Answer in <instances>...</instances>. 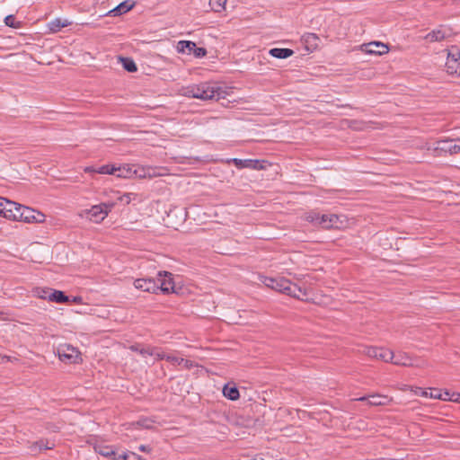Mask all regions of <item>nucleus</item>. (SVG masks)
I'll list each match as a JSON object with an SVG mask.
<instances>
[{
    "mask_svg": "<svg viewBox=\"0 0 460 460\" xmlns=\"http://www.w3.org/2000/svg\"><path fill=\"white\" fill-rule=\"evenodd\" d=\"M394 358V352L385 348H379L376 357V359L385 361V362H391Z\"/></svg>",
    "mask_w": 460,
    "mask_h": 460,
    "instance_id": "24",
    "label": "nucleus"
},
{
    "mask_svg": "<svg viewBox=\"0 0 460 460\" xmlns=\"http://www.w3.org/2000/svg\"><path fill=\"white\" fill-rule=\"evenodd\" d=\"M360 50L366 54L382 56L386 54L389 50L388 47L379 41H372L369 43L362 44Z\"/></svg>",
    "mask_w": 460,
    "mask_h": 460,
    "instance_id": "11",
    "label": "nucleus"
},
{
    "mask_svg": "<svg viewBox=\"0 0 460 460\" xmlns=\"http://www.w3.org/2000/svg\"><path fill=\"white\" fill-rule=\"evenodd\" d=\"M22 205L16 203V202H13V201H11L7 199H4V212H3V217L7 218V219H10V220H15L18 218V215H19V212H20V209H18V208H21Z\"/></svg>",
    "mask_w": 460,
    "mask_h": 460,
    "instance_id": "17",
    "label": "nucleus"
},
{
    "mask_svg": "<svg viewBox=\"0 0 460 460\" xmlns=\"http://www.w3.org/2000/svg\"><path fill=\"white\" fill-rule=\"evenodd\" d=\"M177 51L179 53H193L195 58H203L207 55L205 48H198L196 43L190 40H180L177 43Z\"/></svg>",
    "mask_w": 460,
    "mask_h": 460,
    "instance_id": "8",
    "label": "nucleus"
},
{
    "mask_svg": "<svg viewBox=\"0 0 460 460\" xmlns=\"http://www.w3.org/2000/svg\"><path fill=\"white\" fill-rule=\"evenodd\" d=\"M84 171L85 172H97V168H95L93 166H86V167H84Z\"/></svg>",
    "mask_w": 460,
    "mask_h": 460,
    "instance_id": "46",
    "label": "nucleus"
},
{
    "mask_svg": "<svg viewBox=\"0 0 460 460\" xmlns=\"http://www.w3.org/2000/svg\"><path fill=\"white\" fill-rule=\"evenodd\" d=\"M129 452L126 453V452H122V453H117L116 452V456H113V459L114 460H128L129 459Z\"/></svg>",
    "mask_w": 460,
    "mask_h": 460,
    "instance_id": "39",
    "label": "nucleus"
},
{
    "mask_svg": "<svg viewBox=\"0 0 460 460\" xmlns=\"http://www.w3.org/2000/svg\"><path fill=\"white\" fill-rule=\"evenodd\" d=\"M134 287L148 293H156L159 290L158 284L153 279H137L134 281Z\"/></svg>",
    "mask_w": 460,
    "mask_h": 460,
    "instance_id": "16",
    "label": "nucleus"
},
{
    "mask_svg": "<svg viewBox=\"0 0 460 460\" xmlns=\"http://www.w3.org/2000/svg\"><path fill=\"white\" fill-rule=\"evenodd\" d=\"M18 218L16 221H23L25 223H42L45 221V215L40 211H36L31 208L21 206Z\"/></svg>",
    "mask_w": 460,
    "mask_h": 460,
    "instance_id": "7",
    "label": "nucleus"
},
{
    "mask_svg": "<svg viewBox=\"0 0 460 460\" xmlns=\"http://www.w3.org/2000/svg\"><path fill=\"white\" fill-rule=\"evenodd\" d=\"M166 360L174 366L184 364L185 367L187 368L190 367L191 366V363L189 360H185L184 358L175 355L167 354Z\"/></svg>",
    "mask_w": 460,
    "mask_h": 460,
    "instance_id": "27",
    "label": "nucleus"
},
{
    "mask_svg": "<svg viewBox=\"0 0 460 460\" xmlns=\"http://www.w3.org/2000/svg\"><path fill=\"white\" fill-rule=\"evenodd\" d=\"M229 93L230 88L221 86L217 83L209 82L188 85L180 90V93L182 96L200 99L202 101L224 99Z\"/></svg>",
    "mask_w": 460,
    "mask_h": 460,
    "instance_id": "1",
    "label": "nucleus"
},
{
    "mask_svg": "<svg viewBox=\"0 0 460 460\" xmlns=\"http://www.w3.org/2000/svg\"><path fill=\"white\" fill-rule=\"evenodd\" d=\"M113 203H101L93 206L91 208L82 209L78 215L82 218L98 224L107 217L109 212L113 208Z\"/></svg>",
    "mask_w": 460,
    "mask_h": 460,
    "instance_id": "3",
    "label": "nucleus"
},
{
    "mask_svg": "<svg viewBox=\"0 0 460 460\" xmlns=\"http://www.w3.org/2000/svg\"><path fill=\"white\" fill-rule=\"evenodd\" d=\"M119 60L123 66V68L128 72L133 73L137 70V65L133 59L129 58H119Z\"/></svg>",
    "mask_w": 460,
    "mask_h": 460,
    "instance_id": "28",
    "label": "nucleus"
},
{
    "mask_svg": "<svg viewBox=\"0 0 460 460\" xmlns=\"http://www.w3.org/2000/svg\"><path fill=\"white\" fill-rule=\"evenodd\" d=\"M449 36V31L443 26H439L438 29L433 30L428 33L424 39L428 42H440Z\"/></svg>",
    "mask_w": 460,
    "mask_h": 460,
    "instance_id": "18",
    "label": "nucleus"
},
{
    "mask_svg": "<svg viewBox=\"0 0 460 460\" xmlns=\"http://www.w3.org/2000/svg\"><path fill=\"white\" fill-rule=\"evenodd\" d=\"M446 70L449 75L460 73V50L458 49L454 48L448 51Z\"/></svg>",
    "mask_w": 460,
    "mask_h": 460,
    "instance_id": "9",
    "label": "nucleus"
},
{
    "mask_svg": "<svg viewBox=\"0 0 460 460\" xmlns=\"http://www.w3.org/2000/svg\"><path fill=\"white\" fill-rule=\"evenodd\" d=\"M347 225L345 216H338L335 214H322L320 217L319 226L323 228H344Z\"/></svg>",
    "mask_w": 460,
    "mask_h": 460,
    "instance_id": "6",
    "label": "nucleus"
},
{
    "mask_svg": "<svg viewBox=\"0 0 460 460\" xmlns=\"http://www.w3.org/2000/svg\"><path fill=\"white\" fill-rule=\"evenodd\" d=\"M4 23L6 26L11 28H20L21 22H15V17L13 15H7L4 18Z\"/></svg>",
    "mask_w": 460,
    "mask_h": 460,
    "instance_id": "36",
    "label": "nucleus"
},
{
    "mask_svg": "<svg viewBox=\"0 0 460 460\" xmlns=\"http://www.w3.org/2000/svg\"><path fill=\"white\" fill-rule=\"evenodd\" d=\"M229 162H232L238 169L249 168L252 170H263L266 168L264 164L267 163L266 161L238 158H233Z\"/></svg>",
    "mask_w": 460,
    "mask_h": 460,
    "instance_id": "12",
    "label": "nucleus"
},
{
    "mask_svg": "<svg viewBox=\"0 0 460 460\" xmlns=\"http://www.w3.org/2000/svg\"><path fill=\"white\" fill-rule=\"evenodd\" d=\"M151 346H143L140 344H134L129 347V349L135 352H138L142 357L146 358L150 354Z\"/></svg>",
    "mask_w": 460,
    "mask_h": 460,
    "instance_id": "29",
    "label": "nucleus"
},
{
    "mask_svg": "<svg viewBox=\"0 0 460 460\" xmlns=\"http://www.w3.org/2000/svg\"><path fill=\"white\" fill-rule=\"evenodd\" d=\"M100 454L104 456H112L113 457V456H116V452L110 447L103 448L102 450L100 451Z\"/></svg>",
    "mask_w": 460,
    "mask_h": 460,
    "instance_id": "40",
    "label": "nucleus"
},
{
    "mask_svg": "<svg viewBox=\"0 0 460 460\" xmlns=\"http://www.w3.org/2000/svg\"><path fill=\"white\" fill-rule=\"evenodd\" d=\"M321 214L315 211H310L305 214V218L306 221L312 223L314 226H319Z\"/></svg>",
    "mask_w": 460,
    "mask_h": 460,
    "instance_id": "32",
    "label": "nucleus"
},
{
    "mask_svg": "<svg viewBox=\"0 0 460 460\" xmlns=\"http://www.w3.org/2000/svg\"><path fill=\"white\" fill-rule=\"evenodd\" d=\"M442 401H450V402H459L460 401V394L459 393H449L448 391H446L444 393H441V398H439Z\"/></svg>",
    "mask_w": 460,
    "mask_h": 460,
    "instance_id": "31",
    "label": "nucleus"
},
{
    "mask_svg": "<svg viewBox=\"0 0 460 460\" xmlns=\"http://www.w3.org/2000/svg\"><path fill=\"white\" fill-rule=\"evenodd\" d=\"M128 456H129V459H128V460H145L142 456H140L133 452H129Z\"/></svg>",
    "mask_w": 460,
    "mask_h": 460,
    "instance_id": "45",
    "label": "nucleus"
},
{
    "mask_svg": "<svg viewBox=\"0 0 460 460\" xmlns=\"http://www.w3.org/2000/svg\"><path fill=\"white\" fill-rule=\"evenodd\" d=\"M157 281L160 283L158 288L162 292H174V284L171 273L167 271L159 272Z\"/></svg>",
    "mask_w": 460,
    "mask_h": 460,
    "instance_id": "15",
    "label": "nucleus"
},
{
    "mask_svg": "<svg viewBox=\"0 0 460 460\" xmlns=\"http://www.w3.org/2000/svg\"><path fill=\"white\" fill-rule=\"evenodd\" d=\"M134 176V165L125 164L118 167L117 177L119 178H131Z\"/></svg>",
    "mask_w": 460,
    "mask_h": 460,
    "instance_id": "25",
    "label": "nucleus"
},
{
    "mask_svg": "<svg viewBox=\"0 0 460 460\" xmlns=\"http://www.w3.org/2000/svg\"><path fill=\"white\" fill-rule=\"evenodd\" d=\"M51 288H37L35 290L36 296L41 299H48L51 292Z\"/></svg>",
    "mask_w": 460,
    "mask_h": 460,
    "instance_id": "37",
    "label": "nucleus"
},
{
    "mask_svg": "<svg viewBox=\"0 0 460 460\" xmlns=\"http://www.w3.org/2000/svg\"><path fill=\"white\" fill-rule=\"evenodd\" d=\"M56 351L58 358L66 364H75L81 360L80 351L77 348L70 344H59Z\"/></svg>",
    "mask_w": 460,
    "mask_h": 460,
    "instance_id": "5",
    "label": "nucleus"
},
{
    "mask_svg": "<svg viewBox=\"0 0 460 460\" xmlns=\"http://www.w3.org/2000/svg\"><path fill=\"white\" fill-rule=\"evenodd\" d=\"M73 302L75 303V304H80V303H82V297L81 296H75L73 298Z\"/></svg>",
    "mask_w": 460,
    "mask_h": 460,
    "instance_id": "49",
    "label": "nucleus"
},
{
    "mask_svg": "<svg viewBox=\"0 0 460 460\" xmlns=\"http://www.w3.org/2000/svg\"><path fill=\"white\" fill-rule=\"evenodd\" d=\"M163 168L152 166H134V176L139 179H152L164 175Z\"/></svg>",
    "mask_w": 460,
    "mask_h": 460,
    "instance_id": "10",
    "label": "nucleus"
},
{
    "mask_svg": "<svg viewBox=\"0 0 460 460\" xmlns=\"http://www.w3.org/2000/svg\"><path fill=\"white\" fill-rule=\"evenodd\" d=\"M134 193H125L118 198V199L124 204H129L133 199L136 198Z\"/></svg>",
    "mask_w": 460,
    "mask_h": 460,
    "instance_id": "38",
    "label": "nucleus"
},
{
    "mask_svg": "<svg viewBox=\"0 0 460 460\" xmlns=\"http://www.w3.org/2000/svg\"><path fill=\"white\" fill-rule=\"evenodd\" d=\"M108 166L109 172L108 174H116L118 173V167L113 164H106Z\"/></svg>",
    "mask_w": 460,
    "mask_h": 460,
    "instance_id": "43",
    "label": "nucleus"
},
{
    "mask_svg": "<svg viewBox=\"0 0 460 460\" xmlns=\"http://www.w3.org/2000/svg\"><path fill=\"white\" fill-rule=\"evenodd\" d=\"M149 356L155 357L156 360H166L167 354L164 352L161 349L151 346Z\"/></svg>",
    "mask_w": 460,
    "mask_h": 460,
    "instance_id": "33",
    "label": "nucleus"
},
{
    "mask_svg": "<svg viewBox=\"0 0 460 460\" xmlns=\"http://www.w3.org/2000/svg\"><path fill=\"white\" fill-rule=\"evenodd\" d=\"M301 40L305 49L312 52L318 48L320 39L315 33H305L302 36Z\"/></svg>",
    "mask_w": 460,
    "mask_h": 460,
    "instance_id": "20",
    "label": "nucleus"
},
{
    "mask_svg": "<svg viewBox=\"0 0 460 460\" xmlns=\"http://www.w3.org/2000/svg\"><path fill=\"white\" fill-rule=\"evenodd\" d=\"M223 394L232 401L237 400L240 396L238 389L235 386H229L228 385L224 386Z\"/></svg>",
    "mask_w": 460,
    "mask_h": 460,
    "instance_id": "26",
    "label": "nucleus"
},
{
    "mask_svg": "<svg viewBox=\"0 0 460 460\" xmlns=\"http://www.w3.org/2000/svg\"><path fill=\"white\" fill-rule=\"evenodd\" d=\"M49 301L62 304L68 302L69 297L63 291L52 289L49 296Z\"/></svg>",
    "mask_w": 460,
    "mask_h": 460,
    "instance_id": "23",
    "label": "nucleus"
},
{
    "mask_svg": "<svg viewBox=\"0 0 460 460\" xmlns=\"http://www.w3.org/2000/svg\"><path fill=\"white\" fill-rule=\"evenodd\" d=\"M226 0H209V5L215 12H221L225 9Z\"/></svg>",
    "mask_w": 460,
    "mask_h": 460,
    "instance_id": "35",
    "label": "nucleus"
},
{
    "mask_svg": "<svg viewBox=\"0 0 460 460\" xmlns=\"http://www.w3.org/2000/svg\"><path fill=\"white\" fill-rule=\"evenodd\" d=\"M4 198L0 197V215L3 216Z\"/></svg>",
    "mask_w": 460,
    "mask_h": 460,
    "instance_id": "48",
    "label": "nucleus"
},
{
    "mask_svg": "<svg viewBox=\"0 0 460 460\" xmlns=\"http://www.w3.org/2000/svg\"><path fill=\"white\" fill-rule=\"evenodd\" d=\"M54 447V443H51L49 444V442L48 440H40V441H37L35 442L34 444L31 445V451H34L37 447H39L40 449L41 448H44V449H51L53 448Z\"/></svg>",
    "mask_w": 460,
    "mask_h": 460,
    "instance_id": "34",
    "label": "nucleus"
},
{
    "mask_svg": "<svg viewBox=\"0 0 460 460\" xmlns=\"http://www.w3.org/2000/svg\"><path fill=\"white\" fill-rule=\"evenodd\" d=\"M378 349V347L364 346L362 347V349H359L358 351L362 354L367 355L369 358H376Z\"/></svg>",
    "mask_w": 460,
    "mask_h": 460,
    "instance_id": "30",
    "label": "nucleus"
},
{
    "mask_svg": "<svg viewBox=\"0 0 460 460\" xmlns=\"http://www.w3.org/2000/svg\"><path fill=\"white\" fill-rule=\"evenodd\" d=\"M134 6H135V2L124 1V2L120 3L119 4H118L116 7H114L113 9L107 12L102 16H119V15L126 13L129 12L130 10H132Z\"/></svg>",
    "mask_w": 460,
    "mask_h": 460,
    "instance_id": "19",
    "label": "nucleus"
},
{
    "mask_svg": "<svg viewBox=\"0 0 460 460\" xmlns=\"http://www.w3.org/2000/svg\"><path fill=\"white\" fill-rule=\"evenodd\" d=\"M139 450L142 451V452H146V453H150L151 452V448L148 446H146V445H141L139 447Z\"/></svg>",
    "mask_w": 460,
    "mask_h": 460,
    "instance_id": "47",
    "label": "nucleus"
},
{
    "mask_svg": "<svg viewBox=\"0 0 460 460\" xmlns=\"http://www.w3.org/2000/svg\"><path fill=\"white\" fill-rule=\"evenodd\" d=\"M429 397L434 398V399H439V398H441V392L438 389H430Z\"/></svg>",
    "mask_w": 460,
    "mask_h": 460,
    "instance_id": "41",
    "label": "nucleus"
},
{
    "mask_svg": "<svg viewBox=\"0 0 460 460\" xmlns=\"http://www.w3.org/2000/svg\"><path fill=\"white\" fill-rule=\"evenodd\" d=\"M429 392H427V391L422 392L423 396L429 397Z\"/></svg>",
    "mask_w": 460,
    "mask_h": 460,
    "instance_id": "50",
    "label": "nucleus"
},
{
    "mask_svg": "<svg viewBox=\"0 0 460 460\" xmlns=\"http://www.w3.org/2000/svg\"><path fill=\"white\" fill-rule=\"evenodd\" d=\"M458 402H460V401Z\"/></svg>",
    "mask_w": 460,
    "mask_h": 460,
    "instance_id": "51",
    "label": "nucleus"
},
{
    "mask_svg": "<svg viewBox=\"0 0 460 460\" xmlns=\"http://www.w3.org/2000/svg\"><path fill=\"white\" fill-rule=\"evenodd\" d=\"M270 55L276 58H288L294 54V51L290 49H279L274 48L270 50Z\"/></svg>",
    "mask_w": 460,
    "mask_h": 460,
    "instance_id": "22",
    "label": "nucleus"
},
{
    "mask_svg": "<svg viewBox=\"0 0 460 460\" xmlns=\"http://www.w3.org/2000/svg\"><path fill=\"white\" fill-rule=\"evenodd\" d=\"M260 280L266 287L284 293L295 298L302 301H313L314 298L310 296L308 289L301 288L296 284L292 283L289 279L285 278H270L266 276H261Z\"/></svg>",
    "mask_w": 460,
    "mask_h": 460,
    "instance_id": "2",
    "label": "nucleus"
},
{
    "mask_svg": "<svg viewBox=\"0 0 460 460\" xmlns=\"http://www.w3.org/2000/svg\"><path fill=\"white\" fill-rule=\"evenodd\" d=\"M72 23V22L67 19L56 18L50 21L48 23V28L50 32L56 33L58 32L62 28L67 27Z\"/></svg>",
    "mask_w": 460,
    "mask_h": 460,
    "instance_id": "21",
    "label": "nucleus"
},
{
    "mask_svg": "<svg viewBox=\"0 0 460 460\" xmlns=\"http://www.w3.org/2000/svg\"><path fill=\"white\" fill-rule=\"evenodd\" d=\"M108 172H109L108 166L106 164L97 168V173L108 174Z\"/></svg>",
    "mask_w": 460,
    "mask_h": 460,
    "instance_id": "44",
    "label": "nucleus"
},
{
    "mask_svg": "<svg viewBox=\"0 0 460 460\" xmlns=\"http://www.w3.org/2000/svg\"><path fill=\"white\" fill-rule=\"evenodd\" d=\"M434 156L455 155L460 153V138H441L436 141Z\"/></svg>",
    "mask_w": 460,
    "mask_h": 460,
    "instance_id": "4",
    "label": "nucleus"
},
{
    "mask_svg": "<svg viewBox=\"0 0 460 460\" xmlns=\"http://www.w3.org/2000/svg\"><path fill=\"white\" fill-rule=\"evenodd\" d=\"M436 142L434 144H431L429 142H426L422 146L421 149H425L428 151H432L434 153V148L436 147Z\"/></svg>",
    "mask_w": 460,
    "mask_h": 460,
    "instance_id": "42",
    "label": "nucleus"
},
{
    "mask_svg": "<svg viewBox=\"0 0 460 460\" xmlns=\"http://www.w3.org/2000/svg\"><path fill=\"white\" fill-rule=\"evenodd\" d=\"M354 400L359 401V402H367V404L370 406H382V405H387L392 401V398H390L387 395L375 394H370L367 396H362L359 398H356Z\"/></svg>",
    "mask_w": 460,
    "mask_h": 460,
    "instance_id": "14",
    "label": "nucleus"
},
{
    "mask_svg": "<svg viewBox=\"0 0 460 460\" xmlns=\"http://www.w3.org/2000/svg\"><path fill=\"white\" fill-rule=\"evenodd\" d=\"M391 363L397 365V366H402V367H423L427 365L425 362L414 363L409 354H407L405 352H402V351H400L398 353H394V358L393 360H391Z\"/></svg>",
    "mask_w": 460,
    "mask_h": 460,
    "instance_id": "13",
    "label": "nucleus"
}]
</instances>
